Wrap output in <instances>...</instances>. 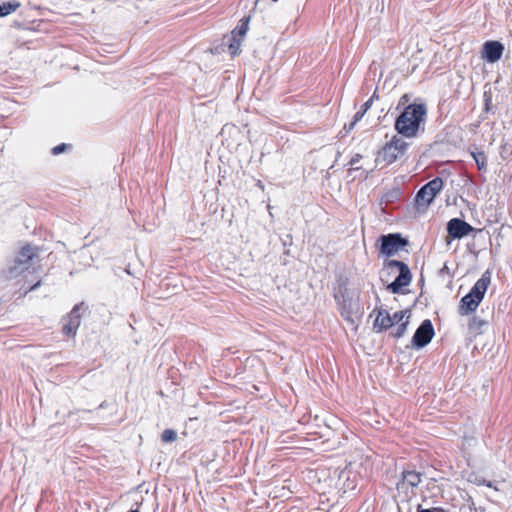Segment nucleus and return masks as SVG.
<instances>
[{"instance_id": "obj_18", "label": "nucleus", "mask_w": 512, "mask_h": 512, "mask_svg": "<svg viewBox=\"0 0 512 512\" xmlns=\"http://www.w3.org/2000/svg\"><path fill=\"white\" fill-rule=\"evenodd\" d=\"M410 314L407 310H402L395 312L393 315H391V320L393 321V326L395 324H399L400 322L405 321L406 319L409 320Z\"/></svg>"}, {"instance_id": "obj_11", "label": "nucleus", "mask_w": 512, "mask_h": 512, "mask_svg": "<svg viewBox=\"0 0 512 512\" xmlns=\"http://www.w3.org/2000/svg\"><path fill=\"white\" fill-rule=\"evenodd\" d=\"M80 305L75 306L67 317V322L63 326V332L67 336H74L80 325Z\"/></svg>"}, {"instance_id": "obj_4", "label": "nucleus", "mask_w": 512, "mask_h": 512, "mask_svg": "<svg viewBox=\"0 0 512 512\" xmlns=\"http://www.w3.org/2000/svg\"><path fill=\"white\" fill-rule=\"evenodd\" d=\"M390 268H397L399 274L395 280L387 286V289L393 293H399L403 287L410 284L412 275L409 267L401 261L390 260L387 263Z\"/></svg>"}, {"instance_id": "obj_10", "label": "nucleus", "mask_w": 512, "mask_h": 512, "mask_svg": "<svg viewBox=\"0 0 512 512\" xmlns=\"http://www.w3.org/2000/svg\"><path fill=\"white\" fill-rule=\"evenodd\" d=\"M504 45L498 41H486L483 45L482 58L489 63H495L502 57Z\"/></svg>"}, {"instance_id": "obj_22", "label": "nucleus", "mask_w": 512, "mask_h": 512, "mask_svg": "<svg viewBox=\"0 0 512 512\" xmlns=\"http://www.w3.org/2000/svg\"><path fill=\"white\" fill-rule=\"evenodd\" d=\"M177 438V433L172 429H166L163 431L161 439L163 442H172Z\"/></svg>"}, {"instance_id": "obj_23", "label": "nucleus", "mask_w": 512, "mask_h": 512, "mask_svg": "<svg viewBox=\"0 0 512 512\" xmlns=\"http://www.w3.org/2000/svg\"><path fill=\"white\" fill-rule=\"evenodd\" d=\"M362 156L360 154H356L355 156H353L349 162V165L351 166V169L349 170V173H351L352 171H357V170H360L361 167L357 166V164L360 162Z\"/></svg>"}, {"instance_id": "obj_13", "label": "nucleus", "mask_w": 512, "mask_h": 512, "mask_svg": "<svg viewBox=\"0 0 512 512\" xmlns=\"http://www.w3.org/2000/svg\"><path fill=\"white\" fill-rule=\"evenodd\" d=\"M391 327H393V321L391 320L389 312L384 309L378 310L374 321V329H376L377 332H381Z\"/></svg>"}, {"instance_id": "obj_12", "label": "nucleus", "mask_w": 512, "mask_h": 512, "mask_svg": "<svg viewBox=\"0 0 512 512\" xmlns=\"http://www.w3.org/2000/svg\"><path fill=\"white\" fill-rule=\"evenodd\" d=\"M36 256L37 248L30 245H26L21 248L14 261L19 265L23 266L24 268H26L27 270H29V268L32 265V261Z\"/></svg>"}, {"instance_id": "obj_26", "label": "nucleus", "mask_w": 512, "mask_h": 512, "mask_svg": "<svg viewBox=\"0 0 512 512\" xmlns=\"http://www.w3.org/2000/svg\"><path fill=\"white\" fill-rule=\"evenodd\" d=\"M39 286H40V281H39V282H37L36 284H34V285L30 288V290H31V291H32V290H35V289H36L37 287H39Z\"/></svg>"}, {"instance_id": "obj_14", "label": "nucleus", "mask_w": 512, "mask_h": 512, "mask_svg": "<svg viewBox=\"0 0 512 512\" xmlns=\"http://www.w3.org/2000/svg\"><path fill=\"white\" fill-rule=\"evenodd\" d=\"M25 271H27L26 268L19 265L15 261H13L11 264H9L6 268H4L1 272V277L4 280H13L17 279L19 276H21Z\"/></svg>"}, {"instance_id": "obj_8", "label": "nucleus", "mask_w": 512, "mask_h": 512, "mask_svg": "<svg viewBox=\"0 0 512 512\" xmlns=\"http://www.w3.org/2000/svg\"><path fill=\"white\" fill-rule=\"evenodd\" d=\"M434 336V328L430 320H424L416 330L412 344L416 348H423L432 340Z\"/></svg>"}, {"instance_id": "obj_19", "label": "nucleus", "mask_w": 512, "mask_h": 512, "mask_svg": "<svg viewBox=\"0 0 512 512\" xmlns=\"http://www.w3.org/2000/svg\"><path fill=\"white\" fill-rule=\"evenodd\" d=\"M472 156L479 170H483L486 168V156L483 152H473Z\"/></svg>"}, {"instance_id": "obj_7", "label": "nucleus", "mask_w": 512, "mask_h": 512, "mask_svg": "<svg viewBox=\"0 0 512 512\" xmlns=\"http://www.w3.org/2000/svg\"><path fill=\"white\" fill-rule=\"evenodd\" d=\"M421 482V474L414 470L402 472V479L397 483L398 492L404 493L407 497L414 495V489Z\"/></svg>"}, {"instance_id": "obj_28", "label": "nucleus", "mask_w": 512, "mask_h": 512, "mask_svg": "<svg viewBox=\"0 0 512 512\" xmlns=\"http://www.w3.org/2000/svg\"><path fill=\"white\" fill-rule=\"evenodd\" d=\"M129 512H139V509L136 508V509H131Z\"/></svg>"}, {"instance_id": "obj_29", "label": "nucleus", "mask_w": 512, "mask_h": 512, "mask_svg": "<svg viewBox=\"0 0 512 512\" xmlns=\"http://www.w3.org/2000/svg\"><path fill=\"white\" fill-rule=\"evenodd\" d=\"M451 243V240L447 238V244L449 245Z\"/></svg>"}, {"instance_id": "obj_6", "label": "nucleus", "mask_w": 512, "mask_h": 512, "mask_svg": "<svg viewBox=\"0 0 512 512\" xmlns=\"http://www.w3.org/2000/svg\"><path fill=\"white\" fill-rule=\"evenodd\" d=\"M408 241L401 237L400 234H388L381 237L380 252L386 256H392L400 251Z\"/></svg>"}, {"instance_id": "obj_25", "label": "nucleus", "mask_w": 512, "mask_h": 512, "mask_svg": "<svg viewBox=\"0 0 512 512\" xmlns=\"http://www.w3.org/2000/svg\"><path fill=\"white\" fill-rule=\"evenodd\" d=\"M374 97H375V94H374V95H373L369 100H367V101L363 104V106H362V111H363L364 113H366V112H367V110L371 107V105H372V103H373V99H374Z\"/></svg>"}, {"instance_id": "obj_20", "label": "nucleus", "mask_w": 512, "mask_h": 512, "mask_svg": "<svg viewBox=\"0 0 512 512\" xmlns=\"http://www.w3.org/2000/svg\"><path fill=\"white\" fill-rule=\"evenodd\" d=\"M409 324V320H405L403 322H400L397 326V328L395 330H393L392 332V335L395 337V338H400L402 337L406 330H407V326Z\"/></svg>"}, {"instance_id": "obj_16", "label": "nucleus", "mask_w": 512, "mask_h": 512, "mask_svg": "<svg viewBox=\"0 0 512 512\" xmlns=\"http://www.w3.org/2000/svg\"><path fill=\"white\" fill-rule=\"evenodd\" d=\"M20 5V2L15 0L0 4V17H5L11 14L12 12L16 11Z\"/></svg>"}, {"instance_id": "obj_3", "label": "nucleus", "mask_w": 512, "mask_h": 512, "mask_svg": "<svg viewBox=\"0 0 512 512\" xmlns=\"http://www.w3.org/2000/svg\"><path fill=\"white\" fill-rule=\"evenodd\" d=\"M408 148V143L398 136H393L384 147L378 152L376 163L390 165L401 158Z\"/></svg>"}, {"instance_id": "obj_24", "label": "nucleus", "mask_w": 512, "mask_h": 512, "mask_svg": "<svg viewBox=\"0 0 512 512\" xmlns=\"http://www.w3.org/2000/svg\"><path fill=\"white\" fill-rule=\"evenodd\" d=\"M67 148V145L62 143L60 145H57L55 146L53 149H52V153L53 155H59L61 154L62 152L65 151V149Z\"/></svg>"}, {"instance_id": "obj_2", "label": "nucleus", "mask_w": 512, "mask_h": 512, "mask_svg": "<svg viewBox=\"0 0 512 512\" xmlns=\"http://www.w3.org/2000/svg\"><path fill=\"white\" fill-rule=\"evenodd\" d=\"M490 281V272L485 271L474 284L470 292L461 299L459 307L460 314L467 315L478 308L480 302L484 298Z\"/></svg>"}, {"instance_id": "obj_27", "label": "nucleus", "mask_w": 512, "mask_h": 512, "mask_svg": "<svg viewBox=\"0 0 512 512\" xmlns=\"http://www.w3.org/2000/svg\"><path fill=\"white\" fill-rule=\"evenodd\" d=\"M418 512H433V511L429 510V509H422V510H419Z\"/></svg>"}, {"instance_id": "obj_1", "label": "nucleus", "mask_w": 512, "mask_h": 512, "mask_svg": "<svg viewBox=\"0 0 512 512\" xmlns=\"http://www.w3.org/2000/svg\"><path fill=\"white\" fill-rule=\"evenodd\" d=\"M427 108L424 104H410L395 121V129L405 137H415L420 124L425 120Z\"/></svg>"}, {"instance_id": "obj_9", "label": "nucleus", "mask_w": 512, "mask_h": 512, "mask_svg": "<svg viewBox=\"0 0 512 512\" xmlns=\"http://www.w3.org/2000/svg\"><path fill=\"white\" fill-rule=\"evenodd\" d=\"M473 230L474 228L469 223L459 218H453L447 224L448 237L452 239H461Z\"/></svg>"}, {"instance_id": "obj_21", "label": "nucleus", "mask_w": 512, "mask_h": 512, "mask_svg": "<svg viewBox=\"0 0 512 512\" xmlns=\"http://www.w3.org/2000/svg\"><path fill=\"white\" fill-rule=\"evenodd\" d=\"M364 115H365V113L362 110L356 112V114L354 115L353 121L350 122L348 125L344 126V129L346 130V132H350L351 130H353L355 125L363 118Z\"/></svg>"}, {"instance_id": "obj_15", "label": "nucleus", "mask_w": 512, "mask_h": 512, "mask_svg": "<svg viewBox=\"0 0 512 512\" xmlns=\"http://www.w3.org/2000/svg\"><path fill=\"white\" fill-rule=\"evenodd\" d=\"M243 38L231 32V35L226 38V44L231 55L235 56L240 53L241 43Z\"/></svg>"}, {"instance_id": "obj_17", "label": "nucleus", "mask_w": 512, "mask_h": 512, "mask_svg": "<svg viewBox=\"0 0 512 512\" xmlns=\"http://www.w3.org/2000/svg\"><path fill=\"white\" fill-rule=\"evenodd\" d=\"M249 29V18H243L240 20L239 25L232 31L239 37H244Z\"/></svg>"}, {"instance_id": "obj_5", "label": "nucleus", "mask_w": 512, "mask_h": 512, "mask_svg": "<svg viewBox=\"0 0 512 512\" xmlns=\"http://www.w3.org/2000/svg\"><path fill=\"white\" fill-rule=\"evenodd\" d=\"M443 187V181L441 178L436 177L433 180L426 183L418 191L416 195V203L418 206L427 207L432 203L436 195L441 191Z\"/></svg>"}]
</instances>
